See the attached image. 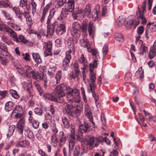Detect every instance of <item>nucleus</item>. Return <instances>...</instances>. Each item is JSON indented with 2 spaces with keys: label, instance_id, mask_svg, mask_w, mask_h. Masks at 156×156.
<instances>
[{
  "label": "nucleus",
  "instance_id": "e2e57ef3",
  "mask_svg": "<svg viewBox=\"0 0 156 156\" xmlns=\"http://www.w3.org/2000/svg\"><path fill=\"white\" fill-rule=\"evenodd\" d=\"M29 74L30 75V76H31L34 79L37 80L38 78V77H37V76L36 75V73H35V72L33 70H32L31 71H30L29 72Z\"/></svg>",
  "mask_w": 156,
  "mask_h": 156
},
{
  "label": "nucleus",
  "instance_id": "dca6fc26",
  "mask_svg": "<svg viewBox=\"0 0 156 156\" xmlns=\"http://www.w3.org/2000/svg\"><path fill=\"white\" fill-rule=\"evenodd\" d=\"M43 97L46 99L50 101L58 102L59 101L58 98L56 97L54 92L52 94L46 93L43 95Z\"/></svg>",
  "mask_w": 156,
  "mask_h": 156
},
{
  "label": "nucleus",
  "instance_id": "a19ab883",
  "mask_svg": "<svg viewBox=\"0 0 156 156\" xmlns=\"http://www.w3.org/2000/svg\"><path fill=\"white\" fill-rule=\"evenodd\" d=\"M31 4L32 8V13L33 14L36 12L37 10V4L34 0H31Z\"/></svg>",
  "mask_w": 156,
  "mask_h": 156
},
{
  "label": "nucleus",
  "instance_id": "bb28decb",
  "mask_svg": "<svg viewBox=\"0 0 156 156\" xmlns=\"http://www.w3.org/2000/svg\"><path fill=\"white\" fill-rule=\"evenodd\" d=\"M32 56L35 62L38 64L42 62V60L40 55L37 53H33Z\"/></svg>",
  "mask_w": 156,
  "mask_h": 156
},
{
  "label": "nucleus",
  "instance_id": "1a4fd4ad",
  "mask_svg": "<svg viewBox=\"0 0 156 156\" xmlns=\"http://www.w3.org/2000/svg\"><path fill=\"white\" fill-rule=\"evenodd\" d=\"M66 89L67 93L66 97L68 100L70 102H72L73 101H74L75 98L76 97L75 92H77L79 94L78 90H76L74 91L72 88L69 87H66Z\"/></svg>",
  "mask_w": 156,
  "mask_h": 156
},
{
  "label": "nucleus",
  "instance_id": "f257e3e1",
  "mask_svg": "<svg viewBox=\"0 0 156 156\" xmlns=\"http://www.w3.org/2000/svg\"><path fill=\"white\" fill-rule=\"evenodd\" d=\"M47 25V34L44 33H41V34L47 36L48 35L52 36L55 32L58 35H61L66 31L65 26L63 24H58L57 21H53L52 18L51 16H49L47 19L46 22Z\"/></svg>",
  "mask_w": 156,
  "mask_h": 156
},
{
  "label": "nucleus",
  "instance_id": "a18cd8bd",
  "mask_svg": "<svg viewBox=\"0 0 156 156\" xmlns=\"http://www.w3.org/2000/svg\"><path fill=\"white\" fill-rule=\"evenodd\" d=\"M141 46L140 47V54H143L144 53L146 52L147 51V48L144 44H143V43L140 44Z\"/></svg>",
  "mask_w": 156,
  "mask_h": 156
},
{
  "label": "nucleus",
  "instance_id": "3c124183",
  "mask_svg": "<svg viewBox=\"0 0 156 156\" xmlns=\"http://www.w3.org/2000/svg\"><path fill=\"white\" fill-rule=\"evenodd\" d=\"M83 12V11L80 9H77L74 11L72 13L73 17L74 18L76 19L78 15L79 14Z\"/></svg>",
  "mask_w": 156,
  "mask_h": 156
},
{
  "label": "nucleus",
  "instance_id": "864d4df0",
  "mask_svg": "<svg viewBox=\"0 0 156 156\" xmlns=\"http://www.w3.org/2000/svg\"><path fill=\"white\" fill-rule=\"evenodd\" d=\"M27 137L33 141H34V135L33 133L30 131H27Z\"/></svg>",
  "mask_w": 156,
  "mask_h": 156
},
{
  "label": "nucleus",
  "instance_id": "6e6552de",
  "mask_svg": "<svg viewBox=\"0 0 156 156\" xmlns=\"http://www.w3.org/2000/svg\"><path fill=\"white\" fill-rule=\"evenodd\" d=\"M88 151L87 147L86 145H83L80 147L79 146H76L73 151V156H82L83 154L87 153Z\"/></svg>",
  "mask_w": 156,
  "mask_h": 156
},
{
  "label": "nucleus",
  "instance_id": "6ab92c4d",
  "mask_svg": "<svg viewBox=\"0 0 156 156\" xmlns=\"http://www.w3.org/2000/svg\"><path fill=\"white\" fill-rule=\"evenodd\" d=\"M31 83V82H24L23 83V84L24 88L30 94V97L32 98L34 96V94L31 93V90L32 87Z\"/></svg>",
  "mask_w": 156,
  "mask_h": 156
},
{
  "label": "nucleus",
  "instance_id": "a211bd4d",
  "mask_svg": "<svg viewBox=\"0 0 156 156\" xmlns=\"http://www.w3.org/2000/svg\"><path fill=\"white\" fill-rule=\"evenodd\" d=\"M88 29L89 35L93 36L95 32L96 28L92 21H90L89 23Z\"/></svg>",
  "mask_w": 156,
  "mask_h": 156
},
{
  "label": "nucleus",
  "instance_id": "58836bf2",
  "mask_svg": "<svg viewBox=\"0 0 156 156\" xmlns=\"http://www.w3.org/2000/svg\"><path fill=\"white\" fill-rule=\"evenodd\" d=\"M45 131L43 130H40L38 133L36 134V136L39 140H41L45 135Z\"/></svg>",
  "mask_w": 156,
  "mask_h": 156
},
{
  "label": "nucleus",
  "instance_id": "7c9ffc66",
  "mask_svg": "<svg viewBox=\"0 0 156 156\" xmlns=\"http://www.w3.org/2000/svg\"><path fill=\"white\" fill-rule=\"evenodd\" d=\"M114 37L119 42H122L124 40L123 35L120 33H115Z\"/></svg>",
  "mask_w": 156,
  "mask_h": 156
},
{
  "label": "nucleus",
  "instance_id": "e433bc0d",
  "mask_svg": "<svg viewBox=\"0 0 156 156\" xmlns=\"http://www.w3.org/2000/svg\"><path fill=\"white\" fill-rule=\"evenodd\" d=\"M156 49L155 48H153L152 47L151 48L149 54V57L150 59L153 58L156 55Z\"/></svg>",
  "mask_w": 156,
  "mask_h": 156
},
{
  "label": "nucleus",
  "instance_id": "603ef678",
  "mask_svg": "<svg viewBox=\"0 0 156 156\" xmlns=\"http://www.w3.org/2000/svg\"><path fill=\"white\" fill-rule=\"evenodd\" d=\"M33 127L35 129H37L39 126V123L38 121L35 119H34L31 122Z\"/></svg>",
  "mask_w": 156,
  "mask_h": 156
},
{
  "label": "nucleus",
  "instance_id": "393cba45",
  "mask_svg": "<svg viewBox=\"0 0 156 156\" xmlns=\"http://www.w3.org/2000/svg\"><path fill=\"white\" fill-rule=\"evenodd\" d=\"M87 25L85 22H83L82 26L80 25V29L82 32V35L86 36L87 35Z\"/></svg>",
  "mask_w": 156,
  "mask_h": 156
},
{
  "label": "nucleus",
  "instance_id": "5fc2aeb1",
  "mask_svg": "<svg viewBox=\"0 0 156 156\" xmlns=\"http://www.w3.org/2000/svg\"><path fill=\"white\" fill-rule=\"evenodd\" d=\"M37 77H39V80H42L44 78V77H47V76L45 75H44L43 73H42L40 72V71H37L36 74ZM38 78L37 79H38Z\"/></svg>",
  "mask_w": 156,
  "mask_h": 156
},
{
  "label": "nucleus",
  "instance_id": "680f3d73",
  "mask_svg": "<svg viewBox=\"0 0 156 156\" xmlns=\"http://www.w3.org/2000/svg\"><path fill=\"white\" fill-rule=\"evenodd\" d=\"M101 120L103 125L105 126L106 125V119L105 117L104 114L103 113H102L101 114Z\"/></svg>",
  "mask_w": 156,
  "mask_h": 156
},
{
  "label": "nucleus",
  "instance_id": "c03bdc74",
  "mask_svg": "<svg viewBox=\"0 0 156 156\" xmlns=\"http://www.w3.org/2000/svg\"><path fill=\"white\" fill-rule=\"evenodd\" d=\"M9 91L10 94L13 98L15 99H18L19 98V95L16 91L11 89L9 90Z\"/></svg>",
  "mask_w": 156,
  "mask_h": 156
},
{
  "label": "nucleus",
  "instance_id": "cd10ccee",
  "mask_svg": "<svg viewBox=\"0 0 156 156\" xmlns=\"http://www.w3.org/2000/svg\"><path fill=\"white\" fill-rule=\"evenodd\" d=\"M15 128V126L14 125H12L9 126L8 131L7 134V137L8 139H9L11 136L12 135Z\"/></svg>",
  "mask_w": 156,
  "mask_h": 156
},
{
  "label": "nucleus",
  "instance_id": "5701e85b",
  "mask_svg": "<svg viewBox=\"0 0 156 156\" xmlns=\"http://www.w3.org/2000/svg\"><path fill=\"white\" fill-rule=\"evenodd\" d=\"M71 34L73 38L76 40H77L80 36V31L79 30H72Z\"/></svg>",
  "mask_w": 156,
  "mask_h": 156
},
{
  "label": "nucleus",
  "instance_id": "aec40b11",
  "mask_svg": "<svg viewBox=\"0 0 156 156\" xmlns=\"http://www.w3.org/2000/svg\"><path fill=\"white\" fill-rule=\"evenodd\" d=\"M58 138L60 145L62 146L66 142V136L64 134L63 132L60 131L59 133Z\"/></svg>",
  "mask_w": 156,
  "mask_h": 156
},
{
  "label": "nucleus",
  "instance_id": "4c0bfd02",
  "mask_svg": "<svg viewBox=\"0 0 156 156\" xmlns=\"http://www.w3.org/2000/svg\"><path fill=\"white\" fill-rule=\"evenodd\" d=\"M109 12V9L106 6L103 7L102 10V16H107Z\"/></svg>",
  "mask_w": 156,
  "mask_h": 156
},
{
  "label": "nucleus",
  "instance_id": "9b49d317",
  "mask_svg": "<svg viewBox=\"0 0 156 156\" xmlns=\"http://www.w3.org/2000/svg\"><path fill=\"white\" fill-rule=\"evenodd\" d=\"M84 114L89 119L91 123L93 124V127H94L95 123L92 120V115L90 111V107L87 104H86L84 106Z\"/></svg>",
  "mask_w": 156,
  "mask_h": 156
},
{
  "label": "nucleus",
  "instance_id": "c85d7f7f",
  "mask_svg": "<svg viewBox=\"0 0 156 156\" xmlns=\"http://www.w3.org/2000/svg\"><path fill=\"white\" fill-rule=\"evenodd\" d=\"M27 0H20V7H25L26 9L27 10H29L30 7V5L27 4Z\"/></svg>",
  "mask_w": 156,
  "mask_h": 156
},
{
  "label": "nucleus",
  "instance_id": "f8f14e48",
  "mask_svg": "<svg viewBox=\"0 0 156 156\" xmlns=\"http://www.w3.org/2000/svg\"><path fill=\"white\" fill-rule=\"evenodd\" d=\"M91 126H92L94 128H95V126L94 127L93 124L92 123V125H90L88 122H84L83 124L80 126L79 129L81 130L80 132L82 133L89 132L90 131V128Z\"/></svg>",
  "mask_w": 156,
  "mask_h": 156
},
{
  "label": "nucleus",
  "instance_id": "412c9836",
  "mask_svg": "<svg viewBox=\"0 0 156 156\" xmlns=\"http://www.w3.org/2000/svg\"><path fill=\"white\" fill-rule=\"evenodd\" d=\"M1 13L4 16L5 19L8 21L7 22H12L13 18L11 15L6 11L3 10L1 11Z\"/></svg>",
  "mask_w": 156,
  "mask_h": 156
},
{
  "label": "nucleus",
  "instance_id": "bf43d9fd",
  "mask_svg": "<svg viewBox=\"0 0 156 156\" xmlns=\"http://www.w3.org/2000/svg\"><path fill=\"white\" fill-rule=\"evenodd\" d=\"M2 39L3 41L8 45H9L11 43V42L9 41L8 37L6 36L3 35L2 37Z\"/></svg>",
  "mask_w": 156,
  "mask_h": 156
},
{
  "label": "nucleus",
  "instance_id": "a878e982",
  "mask_svg": "<svg viewBox=\"0 0 156 156\" xmlns=\"http://www.w3.org/2000/svg\"><path fill=\"white\" fill-rule=\"evenodd\" d=\"M51 140L52 145L53 147H56L58 144V140L56 134H52L51 136Z\"/></svg>",
  "mask_w": 156,
  "mask_h": 156
},
{
  "label": "nucleus",
  "instance_id": "774afa93",
  "mask_svg": "<svg viewBox=\"0 0 156 156\" xmlns=\"http://www.w3.org/2000/svg\"><path fill=\"white\" fill-rule=\"evenodd\" d=\"M103 52L104 55H106L108 51V46L105 44L104 45L102 50Z\"/></svg>",
  "mask_w": 156,
  "mask_h": 156
},
{
  "label": "nucleus",
  "instance_id": "4be33fe9",
  "mask_svg": "<svg viewBox=\"0 0 156 156\" xmlns=\"http://www.w3.org/2000/svg\"><path fill=\"white\" fill-rule=\"evenodd\" d=\"M95 140V139L93 136H89L86 139L87 144L89 146V148L91 149L94 147V143Z\"/></svg>",
  "mask_w": 156,
  "mask_h": 156
},
{
  "label": "nucleus",
  "instance_id": "7ed1b4c3",
  "mask_svg": "<svg viewBox=\"0 0 156 156\" xmlns=\"http://www.w3.org/2000/svg\"><path fill=\"white\" fill-rule=\"evenodd\" d=\"M92 69L90 70L89 78L91 83L89 84L90 90L92 93V96L94 97L95 102L96 105L97 104L98 101L99 99L98 96L96 95L94 91V89L96 88L95 81L96 80L95 74L93 72Z\"/></svg>",
  "mask_w": 156,
  "mask_h": 156
},
{
  "label": "nucleus",
  "instance_id": "2eb2a0df",
  "mask_svg": "<svg viewBox=\"0 0 156 156\" xmlns=\"http://www.w3.org/2000/svg\"><path fill=\"white\" fill-rule=\"evenodd\" d=\"M12 113L16 114L15 116L16 118L21 117L23 113L22 107L20 105H17L13 110Z\"/></svg>",
  "mask_w": 156,
  "mask_h": 156
},
{
  "label": "nucleus",
  "instance_id": "f03ea898",
  "mask_svg": "<svg viewBox=\"0 0 156 156\" xmlns=\"http://www.w3.org/2000/svg\"><path fill=\"white\" fill-rule=\"evenodd\" d=\"M76 97H75L74 101L72 102L71 105H66L65 107V110L69 115L72 116L78 117L80 115V111L76 106L80 101V98L77 92H75Z\"/></svg>",
  "mask_w": 156,
  "mask_h": 156
},
{
  "label": "nucleus",
  "instance_id": "20e7f679",
  "mask_svg": "<svg viewBox=\"0 0 156 156\" xmlns=\"http://www.w3.org/2000/svg\"><path fill=\"white\" fill-rule=\"evenodd\" d=\"M66 88V84L62 83L57 86L55 89L54 92L58 98L59 103H62L64 101L63 97L65 95L64 90Z\"/></svg>",
  "mask_w": 156,
  "mask_h": 156
},
{
  "label": "nucleus",
  "instance_id": "9d476101",
  "mask_svg": "<svg viewBox=\"0 0 156 156\" xmlns=\"http://www.w3.org/2000/svg\"><path fill=\"white\" fill-rule=\"evenodd\" d=\"M70 132L71 134L70 136L72 139L69 140V153L68 154V156H71V151H72L75 145L74 139H75V130L74 127L73 128H72V127H71Z\"/></svg>",
  "mask_w": 156,
  "mask_h": 156
},
{
  "label": "nucleus",
  "instance_id": "338daca9",
  "mask_svg": "<svg viewBox=\"0 0 156 156\" xmlns=\"http://www.w3.org/2000/svg\"><path fill=\"white\" fill-rule=\"evenodd\" d=\"M87 50L89 52H91L93 55L95 56L98 54V52L97 50L95 49H91L89 48H88Z\"/></svg>",
  "mask_w": 156,
  "mask_h": 156
},
{
  "label": "nucleus",
  "instance_id": "72a5a7b5",
  "mask_svg": "<svg viewBox=\"0 0 156 156\" xmlns=\"http://www.w3.org/2000/svg\"><path fill=\"white\" fill-rule=\"evenodd\" d=\"M144 71L142 70V68L140 67L136 71L135 75L136 77H139L141 79L144 77Z\"/></svg>",
  "mask_w": 156,
  "mask_h": 156
},
{
  "label": "nucleus",
  "instance_id": "37998d69",
  "mask_svg": "<svg viewBox=\"0 0 156 156\" xmlns=\"http://www.w3.org/2000/svg\"><path fill=\"white\" fill-rule=\"evenodd\" d=\"M98 64V60L95 59L92 64H90V70L92 69V70L94 71V68H97Z\"/></svg>",
  "mask_w": 156,
  "mask_h": 156
},
{
  "label": "nucleus",
  "instance_id": "052dcab7",
  "mask_svg": "<svg viewBox=\"0 0 156 156\" xmlns=\"http://www.w3.org/2000/svg\"><path fill=\"white\" fill-rule=\"evenodd\" d=\"M34 112L36 114L39 115H42V110L39 108H36L34 110Z\"/></svg>",
  "mask_w": 156,
  "mask_h": 156
},
{
  "label": "nucleus",
  "instance_id": "f704fd0d",
  "mask_svg": "<svg viewBox=\"0 0 156 156\" xmlns=\"http://www.w3.org/2000/svg\"><path fill=\"white\" fill-rule=\"evenodd\" d=\"M9 4L8 0H0V8L7 7Z\"/></svg>",
  "mask_w": 156,
  "mask_h": 156
},
{
  "label": "nucleus",
  "instance_id": "8fccbe9b",
  "mask_svg": "<svg viewBox=\"0 0 156 156\" xmlns=\"http://www.w3.org/2000/svg\"><path fill=\"white\" fill-rule=\"evenodd\" d=\"M80 27V25L77 22H74L72 24V30H79Z\"/></svg>",
  "mask_w": 156,
  "mask_h": 156
},
{
  "label": "nucleus",
  "instance_id": "4d7b16f0",
  "mask_svg": "<svg viewBox=\"0 0 156 156\" xmlns=\"http://www.w3.org/2000/svg\"><path fill=\"white\" fill-rule=\"evenodd\" d=\"M34 83L36 88L39 92V94L41 96L43 92L42 90L40 87V85L37 84V82H35Z\"/></svg>",
  "mask_w": 156,
  "mask_h": 156
},
{
  "label": "nucleus",
  "instance_id": "423d86ee",
  "mask_svg": "<svg viewBox=\"0 0 156 156\" xmlns=\"http://www.w3.org/2000/svg\"><path fill=\"white\" fill-rule=\"evenodd\" d=\"M146 1L144 0L141 6L142 11L139 6L138 7V11H136V15L137 18L142 20L141 23L145 25L147 22V20L145 18L144 16V14L146 12Z\"/></svg>",
  "mask_w": 156,
  "mask_h": 156
},
{
  "label": "nucleus",
  "instance_id": "0eeeda50",
  "mask_svg": "<svg viewBox=\"0 0 156 156\" xmlns=\"http://www.w3.org/2000/svg\"><path fill=\"white\" fill-rule=\"evenodd\" d=\"M74 9V4L73 2H68L67 5L65 8L62 9L61 13L58 18L59 20H62L66 16L68 12H72Z\"/></svg>",
  "mask_w": 156,
  "mask_h": 156
},
{
  "label": "nucleus",
  "instance_id": "4468645a",
  "mask_svg": "<svg viewBox=\"0 0 156 156\" xmlns=\"http://www.w3.org/2000/svg\"><path fill=\"white\" fill-rule=\"evenodd\" d=\"M5 30L9 34V35L13 39L14 41L17 42H20L16 33L11 28L8 27H5Z\"/></svg>",
  "mask_w": 156,
  "mask_h": 156
},
{
  "label": "nucleus",
  "instance_id": "69168bd1",
  "mask_svg": "<svg viewBox=\"0 0 156 156\" xmlns=\"http://www.w3.org/2000/svg\"><path fill=\"white\" fill-rule=\"evenodd\" d=\"M44 57H46L49 55H52L51 49H46L44 51Z\"/></svg>",
  "mask_w": 156,
  "mask_h": 156
},
{
  "label": "nucleus",
  "instance_id": "ddd939ff",
  "mask_svg": "<svg viewBox=\"0 0 156 156\" xmlns=\"http://www.w3.org/2000/svg\"><path fill=\"white\" fill-rule=\"evenodd\" d=\"M25 126V121L23 119H21L16 124V127L18 133L22 134Z\"/></svg>",
  "mask_w": 156,
  "mask_h": 156
},
{
  "label": "nucleus",
  "instance_id": "79ce46f5",
  "mask_svg": "<svg viewBox=\"0 0 156 156\" xmlns=\"http://www.w3.org/2000/svg\"><path fill=\"white\" fill-rule=\"evenodd\" d=\"M85 13L88 16L90 15L91 12V6L90 4L86 5L84 9Z\"/></svg>",
  "mask_w": 156,
  "mask_h": 156
},
{
  "label": "nucleus",
  "instance_id": "de8ad7c7",
  "mask_svg": "<svg viewBox=\"0 0 156 156\" xmlns=\"http://www.w3.org/2000/svg\"><path fill=\"white\" fill-rule=\"evenodd\" d=\"M79 61L80 63H82L83 64V69L84 70L85 68V63L87 61L85 59L83 54L81 55V56L79 58Z\"/></svg>",
  "mask_w": 156,
  "mask_h": 156
},
{
  "label": "nucleus",
  "instance_id": "09e8293b",
  "mask_svg": "<svg viewBox=\"0 0 156 156\" xmlns=\"http://www.w3.org/2000/svg\"><path fill=\"white\" fill-rule=\"evenodd\" d=\"M99 12L98 10L94 9L92 12V17L93 20H96L98 18V14Z\"/></svg>",
  "mask_w": 156,
  "mask_h": 156
},
{
  "label": "nucleus",
  "instance_id": "ea45409f",
  "mask_svg": "<svg viewBox=\"0 0 156 156\" xmlns=\"http://www.w3.org/2000/svg\"><path fill=\"white\" fill-rule=\"evenodd\" d=\"M7 23L12 28L16 30H20L21 29L19 26L13 23L12 21L7 22Z\"/></svg>",
  "mask_w": 156,
  "mask_h": 156
},
{
  "label": "nucleus",
  "instance_id": "0e129e2a",
  "mask_svg": "<svg viewBox=\"0 0 156 156\" xmlns=\"http://www.w3.org/2000/svg\"><path fill=\"white\" fill-rule=\"evenodd\" d=\"M0 59L1 60L2 64L3 65H5L8 62V59L5 57H2L1 56L0 57Z\"/></svg>",
  "mask_w": 156,
  "mask_h": 156
},
{
  "label": "nucleus",
  "instance_id": "6e6d98bb",
  "mask_svg": "<svg viewBox=\"0 0 156 156\" xmlns=\"http://www.w3.org/2000/svg\"><path fill=\"white\" fill-rule=\"evenodd\" d=\"M52 47V43L50 41H48L44 43V47L45 49H51Z\"/></svg>",
  "mask_w": 156,
  "mask_h": 156
},
{
  "label": "nucleus",
  "instance_id": "39448f33",
  "mask_svg": "<svg viewBox=\"0 0 156 156\" xmlns=\"http://www.w3.org/2000/svg\"><path fill=\"white\" fill-rule=\"evenodd\" d=\"M68 46L70 50L66 52L65 57L64 58L62 62V66L64 68V69L65 70H66V68L69 66L70 60L71 58L70 53L72 51L74 50V44L69 43L68 44Z\"/></svg>",
  "mask_w": 156,
  "mask_h": 156
},
{
  "label": "nucleus",
  "instance_id": "2f4dec72",
  "mask_svg": "<svg viewBox=\"0 0 156 156\" xmlns=\"http://www.w3.org/2000/svg\"><path fill=\"white\" fill-rule=\"evenodd\" d=\"M62 119L64 127L66 129L69 128L70 126L69 119L64 116L62 117Z\"/></svg>",
  "mask_w": 156,
  "mask_h": 156
},
{
  "label": "nucleus",
  "instance_id": "f3484780",
  "mask_svg": "<svg viewBox=\"0 0 156 156\" xmlns=\"http://www.w3.org/2000/svg\"><path fill=\"white\" fill-rule=\"evenodd\" d=\"M61 77V71H58L56 73L55 77L52 79L51 83L54 85H55L58 83L60 82Z\"/></svg>",
  "mask_w": 156,
  "mask_h": 156
},
{
  "label": "nucleus",
  "instance_id": "49530a36",
  "mask_svg": "<svg viewBox=\"0 0 156 156\" xmlns=\"http://www.w3.org/2000/svg\"><path fill=\"white\" fill-rule=\"evenodd\" d=\"M19 42H22L25 44L28 43L29 41L27 40L25 37L22 35H20L19 36Z\"/></svg>",
  "mask_w": 156,
  "mask_h": 156
},
{
  "label": "nucleus",
  "instance_id": "b1692460",
  "mask_svg": "<svg viewBox=\"0 0 156 156\" xmlns=\"http://www.w3.org/2000/svg\"><path fill=\"white\" fill-rule=\"evenodd\" d=\"M30 144V143L26 140H22L18 142L16 144V147H24Z\"/></svg>",
  "mask_w": 156,
  "mask_h": 156
},
{
  "label": "nucleus",
  "instance_id": "c756f323",
  "mask_svg": "<svg viewBox=\"0 0 156 156\" xmlns=\"http://www.w3.org/2000/svg\"><path fill=\"white\" fill-rule=\"evenodd\" d=\"M97 140L98 142L104 141L108 145H110L111 144L110 141L107 137H103L101 136H99L98 138H97Z\"/></svg>",
  "mask_w": 156,
  "mask_h": 156
},
{
  "label": "nucleus",
  "instance_id": "473e14b6",
  "mask_svg": "<svg viewBox=\"0 0 156 156\" xmlns=\"http://www.w3.org/2000/svg\"><path fill=\"white\" fill-rule=\"evenodd\" d=\"M13 106V103L11 101L6 103L5 105V109L7 112L11 111L12 108Z\"/></svg>",
  "mask_w": 156,
  "mask_h": 156
},
{
  "label": "nucleus",
  "instance_id": "13d9d810",
  "mask_svg": "<svg viewBox=\"0 0 156 156\" xmlns=\"http://www.w3.org/2000/svg\"><path fill=\"white\" fill-rule=\"evenodd\" d=\"M29 10H27V9L26 11H25L23 12H20V18H20L21 20H22L21 16H22L23 15L25 17H26L28 16H29Z\"/></svg>",
  "mask_w": 156,
  "mask_h": 156
},
{
  "label": "nucleus",
  "instance_id": "c9c22d12",
  "mask_svg": "<svg viewBox=\"0 0 156 156\" xmlns=\"http://www.w3.org/2000/svg\"><path fill=\"white\" fill-rule=\"evenodd\" d=\"M26 76L28 78V81H29V82H31V79L30 78V76L29 74L30 71H31L32 70V68L31 66H27L26 67Z\"/></svg>",
  "mask_w": 156,
  "mask_h": 156
}]
</instances>
